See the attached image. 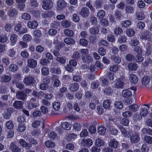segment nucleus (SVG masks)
<instances>
[{
  "label": "nucleus",
  "instance_id": "4",
  "mask_svg": "<svg viewBox=\"0 0 152 152\" xmlns=\"http://www.w3.org/2000/svg\"><path fill=\"white\" fill-rule=\"evenodd\" d=\"M18 38V36L17 34H11L10 37V45L11 46H14L17 42Z\"/></svg>",
  "mask_w": 152,
  "mask_h": 152
},
{
  "label": "nucleus",
  "instance_id": "28",
  "mask_svg": "<svg viewBox=\"0 0 152 152\" xmlns=\"http://www.w3.org/2000/svg\"><path fill=\"white\" fill-rule=\"evenodd\" d=\"M138 66L135 63H131L129 64L128 66L129 69L132 71H135L137 69Z\"/></svg>",
  "mask_w": 152,
  "mask_h": 152
},
{
  "label": "nucleus",
  "instance_id": "5",
  "mask_svg": "<svg viewBox=\"0 0 152 152\" xmlns=\"http://www.w3.org/2000/svg\"><path fill=\"white\" fill-rule=\"evenodd\" d=\"M50 82V80L48 78H45L44 79L43 83L40 85V88L42 90H46L48 87V84Z\"/></svg>",
  "mask_w": 152,
  "mask_h": 152
},
{
  "label": "nucleus",
  "instance_id": "24",
  "mask_svg": "<svg viewBox=\"0 0 152 152\" xmlns=\"http://www.w3.org/2000/svg\"><path fill=\"white\" fill-rule=\"evenodd\" d=\"M125 12L128 14H133L134 12V10L133 7L127 5L125 7Z\"/></svg>",
  "mask_w": 152,
  "mask_h": 152
},
{
  "label": "nucleus",
  "instance_id": "21",
  "mask_svg": "<svg viewBox=\"0 0 152 152\" xmlns=\"http://www.w3.org/2000/svg\"><path fill=\"white\" fill-rule=\"evenodd\" d=\"M126 34L129 37H132L134 36L135 32L134 29L130 28L127 29L126 31Z\"/></svg>",
  "mask_w": 152,
  "mask_h": 152
},
{
  "label": "nucleus",
  "instance_id": "12",
  "mask_svg": "<svg viewBox=\"0 0 152 152\" xmlns=\"http://www.w3.org/2000/svg\"><path fill=\"white\" fill-rule=\"evenodd\" d=\"M129 79L131 83L134 84H136L138 81L137 77L133 74L130 75L129 77Z\"/></svg>",
  "mask_w": 152,
  "mask_h": 152
},
{
  "label": "nucleus",
  "instance_id": "58",
  "mask_svg": "<svg viewBox=\"0 0 152 152\" xmlns=\"http://www.w3.org/2000/svg\"><path fill=\"white\" fill-rule=\"evenodd\" d=\"M64 34L67 36L72 37L73 35V31L69 29H66L64 31Z\"/></svg>",
  "mask_w": 152,
  "mask_h": 152
},
{
  "label": "nucleus",
  "instance_id": "37",
  "mask_svg": "<svg viewBox=\"0 0 152 152\" xmlns=\"http://www.w3.org/2000/svg\"><path fill=\"white\" fill-rule=\"evenodd\" d=\"M114 34L115 35H121L123 32V29L118 27H115L113 31Z\"/></svg>",
  "mask_w": 152,
  "mask_h": 152
},
{
  "label": "nucleus",
  "instance_id": "61",
  "mask_svg": "<svg viewBox=\"0 0 152 152\" xmlns=\"http://www.w3.org/2000/svg\"><path fill=\"white\" fill-rule=\"evenodd\" d=\"M88 41L84 39H80L79 41L80 44L83 46H86L88 44Z\"/></svg>",
  "mask_w": 152,
  "mask_h": 152
},
{
  "label": "nucleus",
  "instance_id": "1",
  "mask_svg": "<svg viewBox=\"0 0 152 152\" xmlns=\"http://www.w3.org/2000/svg\"><path fill=\"white\" fill-rule=\"evenodd\" d=\"M54 44H56V50L53 51V53L54 56H58L59 55L58 51H59L61 48L62 47L64 46L65 44L63 43H60L58 42L57 40H55L53 42Z\"/></svg>",
  "mask_w": 152,
  "mask_h": 152
},
{
  "label": "nucleus",
  "instance_id": "47",
  "mask_svg": "<svg viewBox=\"0 0 152 152\" xmlns=\"http://www.w3.org/2000/svg\"><path fill=\"white\" fill-rule=\"evenodd\" d=\"M104 93L105 94H113L112 89L108 87L105 88L104 90Z\"/></svg>",
  "mask_w": 152,
  "mask_h": 152
},
{
  "label": "nucleus",
  "instance_id": "54",
  "mask_svg": "<svg viewBox=\"0 0 152 152\" xmlns=\"http://www.w3.org/2000/svg\"><path fill=\"white\" fill-rule=\"evenodd\" d=\"M111 59L118 63H119L121 62V58L119 56H113L111 57Z\"/></svg>",
  "mask_w": 152,
  "mask_h": 152
},
{
  "label": "nucleus",
  "instance_id": "63",
  "mask_svg": "<svg viewBox=\"0 0 152 152\" xmlns=\"http://www.w3.org/2000/svg\"><path fill=\"white\" fill-rule=\"evenodd\" d=\"M135 59L137 62H140L143 61L144 60V58L142 56L141 54L138 55L136 56Z\"/></svg>",
  "mask_w": 152,
  "mask_h": 152
},
{
  "label": "nucleus",
  "instance_id": "59",
  "mask_svg": "<svg viewBox=\"0 0 152 152\" xmlns=\"http://www.w3.org/2000/svg\"><path fill=\"white\" fill-rule=\"evenodd\" d=\"M134 51L137 53V55L142 54V49L139 46H137L134 48Z\"/></svg>",
  "mask_w": 152,
  "mask_h": 152
},
{
  "label": "nucleus",
  "instance_id": "40",
  "mask_svg": "<svg viewBox=\"0 0 152 152\" xmlns=\"http://www.w3.org/2000/svg\"><path fill=\"white\" fill-rule=\"evenodd\" d=\"M107 126L110 128L109 131L111 134L114 135L117 134L118 132V131L117 129L112 127L111 126H110L108 123L107 124Z\"/></svg>",
  "mask_w": 152,
  "mask_h": 152
},
{
  "label": "nucleus",
  "instance_id": "57",
  "mask_svg": "<svg viewBox=\"0 0 152 152\" xmlns=\"http://www.w3.org/2000/svg\"><path fill=\"white\" fill-rule=\"evenodd\" d=\"M15 53V51L13 49L9 50L7 52V55L10 57H13L14 56Z\"/></svg>",
  "mask_w": 152,
  "mask_h": 152
},
{
  "label": "nucleus",
  "instance_id": "10",
  "mask_svg": "<svg viewBox=\"0 0 152 152\" xmlns=\"http://www.w3.org/2000/svg\"><path fill=\"white\" fill-rule=\"evenodd\" d=\"M38 23L35 21H30L27 23V26L29 28L34 29L37 28L38 26Z\"/></svg>",
  "mask_w": 152,
  "mask_h": 152
},
{
  "label": "nucleus",
  "instance_id": "26",
  "mask_svg": "<svg viewBox=\"0 0 152 152\" xmlns=\"http://www.w3.org/2000/svg\"><path fill=\"white\" fill-rule=\"evenodd\" d=\"M61 127L64 129L69 130L71 128V125L68 122H64L61 124Z\"/></svg>",
  "mask_w": 152,
  "mask_h": 152
},
{
  "label": "nucleus",
  "instance_id": "55",
  "mask_svg": "<svg viewBox=\"0 0 152 152\" xmlns=\"http://www.w3.org/2000/svg\"><path fill=\"white\" fill-rule=\"evenodd\" d=\"M41 72L42 75H47L49 73L48 69L45 67H44L42 69Z\"/></svg>",
  "mask_w": 152,
  "mask_h": 152
},
{
  "label": "nucleus",
  "instance_id": "52",
  "mask_svg": "<svg viewBox=\"0 0 152 152\" xmlns=\"http://www.w3.org/2000/svg\"><path fill=\"white\" fill-rule=\"evenodd\" d=\"M6 126L8 129H12L14 127V125L12 121H8L6 124Z\"/></svg>",
  "mask_w": 152,
  "mask_h": 152
},
{
  "label": "nucleus",
  "instance_id": "31",
  "mask_svg": "<svg viewBox=\"0 0 152 152\" xmlns=\"http://www.w3.org/2000/svg\"><path fill=\"white\" fill-rule=\"evenodd\" d=\"M127 97L124 96V101L127 104H129L132 103V96H127Z\"/></svg>",
  "mask_w": 152,
  "mask_h": 152
},
{
  "label": "nucleus",
  "instance_id": "45",
  "mask_svg": "<svg viewBox=\"0 0 152 152\" xmlns=\"http://www.w3.org/2000/svg\"><path fill=\"white\" fill-rule=\"evenodd\" d=\"M140 114L144 117L146 116L148 113V110L145 107L140 109Z\"/></svg>",
  "mask_w": 152,
  "mask_h": 152
},
{
  "label": "nucleus",
  "instance_id": "44",
  "mask_svg": "<svg viewBox=\"0 0 152 152\" xmlns=\"http://www.w3.org/2000/svg\"><path fill=\"white\" fill-rule=\"evenodd\" d=\"M105 15V13L104 11L101 10L97 13V17L98 18H103Z\"/></svg>",
  "mask_w": 152,
  "mask_h": 152
},
{
  "label": "nucleus",
  "instance_id": "20",
  "mask_svg": "<svg viewBox=\"0 0 152 152\" xmlns=\"http://www.w3.org/2000/svg\"><path fill=\"white\" fill-rule=\"evenodd\" d=\"M118 145V142L114 139L111 140L108 143V145L109 147L114 148H117Z\"/></svg>",
  "mask_w": 152,
  "mask_h": 152
},
{
  "label": "nucleus",
  "instance_id": "7",
  "mask_svg": "<svg viewBox=\"0 0 152 152\" xmlns=\"http://www.w3.org/2000/svg\"><path fill=\"white\" fill-rule=\"evenodd\" d=\"M93 143L92 140L90 139H83L81 142V144L82 145L87 147L91 146L93 144Z\"/></svg>",
  "mask_w": 152,
  "mask_h": 152
},
{
  "label": "nucleus",
  "instance_id": "60",
  "mask_svg": "<svg viewBox=\"0 0 152 152\" xmlns=\"http://www.w3.org/2000/svg\"><path fill=\"white\" fill-rule=\"evenodd\" d=\"M128 49V47L127 45H121L119 47V49L120 51L121 52H126Z\"/></svg>",
  "mask_w": 152,
  "mask_h": 152
},
{
  "label": "nucleus",
  "instance_id": "14",
  "mask_svg": "<svg viewBox=\"0 0 152 152\" xmlns=\"http://www.w3.org/2000/svg\"><path fill=\"white\" fill-rule=\"evenodd\" d=\"M10 149L13 152H20L21 150L14 143H11L10 145Z\"/></svg>",
  "mask_w": 152,
  "mask_h": 152
},
{
  "label": "nucleus",
  "instance_id": "62",
  "mask_svg": "<svg viewBox=\"0 0 152 152\" xmlns=\"http://www.w3.org/2000/svg\"><path fill=\"white\" fill-rule=\"evenodd\" d=\"M22 18L25 20H29L31 18V16L29 14L24 13L22 15Z\"/></svg>",
  "mask_w": 152,
  "mask_h": 152
},
{
  "label": "nucleus",
  "instance_id": "35",
  "mask_svg": "<svg viewBox=\"0 0 152 152\" xmlns=\"http://www.w3.org/2000/svg\"><path fill=\"white\" fill-rule=\"evenodd\" d=\"M98 132L101 135H104L106 132V128L103 126H99L97 129Z\"/></svg>",
  "mask_w": 152,
  "mask_h": 152
},
{
  "label": "nucleus",
  "instance_id": "9",
  "mask_svg": "<svg viewBox=\"0 0 152 152\" xmlns=\"http://www.w3.org/2000/svg\"><path fill=\"white\" fill-rule=\"evenodd\" d=\"M79 14L83 17H86L89 15V12L88 9L86 7L81 9Z\"/></svg>",
  "mask_w": 152,
  "mask_h": 152
},
{
  "label": "nucleus",
  "instance_id": "29",
  "mask_svg": "<svg viewBox=\"0 0 152 152\" xmlns=\"http://www.w3.org/2000/svg\"><path fill=\"white\" fill-rule=\"evenodd\" d=\"M22 39L24 41L28 42L31 40L32 37L31 35L26 34L23 36Z\"/></svg>",
  "mask_w": 152,
  "mask_h": 152
},
{
  "label": "nucleus",
  "instance_id": "51",
  "mask_svg": "<svg viewBox=\"0 0 152 152\" xmlns=\"http://www.w3.org/2000/svg\"><path fill=\"white\" fill-rule=\"evenodd\" d=\"M26 129V127L24 124H20L18 126V130L20 132H22L24 131Z\"/></svg>",
  "mask_w": 152,
  "mask_h": 152
},
{
  "label": "nucleus",
  "instance_id": "19",
  "mask_svg": "<svg viewBox=\"0 0 152 152\" xmlns=\"http://www.w3.org/2000/svg\"><path fill=\"white\" fill-rule=\"evenodd\" d=\"M79 88V85L77 83H75L71 84L69 89L70 90L74 91L77 90Z\"/></svg>",
  "mask_w": 152,
  "mask_h": 152
},
{
  "label": "nucleus",
  "instance_id": "6",
  "mask_svg": "<svg viewBox=\"0 0 152 152\" xmlns=\"http://www.w3.org/2000/svg\"><path fill=\"white\" fill-rule=\"evenodd\" d=\"M151 79L149 76H143L141 80V82L142 85L147 86L150 82Z\"/></svg>",
  "mask_w": 152,
  "mask_h": 152
},
{
  "label": "nucleus",
  "instance_id": "43",
  "mask_svg": "<svg viewBox=\"0 0 152 152\" xmlns=\"http://www.w3.org/2000/svg\"><path fill=\"white\" fill-rule=\"evenodd\" d=\"M126 38L124 36H119L118 39V42L120 44L125 43L126 42Z\"/></svg>",
  "mask_w": 152,
  "mask_h": 152
},
{
  "label": "nucleus",
  "instance_id": "13",
  "mask_svg": "<svg viewBox=\"0 0 152 152\" xmlns=\"http://www.w3.org/2000/svg\"><path fill=\"white\" fill-rule=\"evenodd\" d=\"M34 81V79L32 77H28L24 78L23 82L25 84L29 85L32 84Z\"/></svg>",
  "mask_w": 152,
  "mask_h": 152
},
{
  "label": "nucleus",
  "instance_id": "15",
  "mask_svg": "<svg viewBox=\"0 0 152 152\" xmlns=\"http://www.w3.org/2000/svg\"><path fill=\"white\" fill-rule=\"evenodd\" d=\"M19 142L23 147L26 148L27 149H29L31 146V144L27 143L24 140L22 139L20 140Z\"/></svg>",
  "mask_w": 152,
  "mask_h": 152
},
{
  "label": "nucleus",
  "instance_id": "17",
  "mask_svg": "<svg viewBox=\"0 0 152 152\" xmlns=\"http://www.w3.org/2000/svg\"><path fill=\"white\" fill-rule=\"evenodd\" d=\"M118 129H120L122 134L125 137H129V136L128 134V132H127L124 128L122 126H118Z\"/></svg>",
  "mask_w": 152,
  "mask_h": 152
},
{
  "label": "nucleus",
  "instance_id": "8",
  "mask_svg": "<svg viewBox=\"0 0 152 152\" xmlns=\"http://www.w3.org/2000/svg\"><path fill=\"white\" fill-rule=\"evenodd\" d=\"M139 136V134L137 133L132 135L130 138L131 142L132 143H136L138 142L140 140Z\"/></svg>",
  "mask_w": 152,
  "mask_h": 152
},
{
  "label": "nucleus",
  "instance_id": "27",
  "mask_svg": "<svg viewBox=\"0 0 152 152\" xmlns=\"http://www.w3.org/2000/svg\"><path fill=\"white\" fill-rule=\"evenodd\" d=\"M33 36L35 38H39L41 37V32L39 30L35 29L34 31Z\"/></svg>",
  "mask_w": 152,
  "mask_h": 152
},
{
  "label": "nucleus",
  "instance_id": "25",
  "mask_svg": "<svg viewBox=\"0 0 152 152\" xmlns=\"http://www.w3.org/2000/svg\"><path fill=\"white\" fill-rule=\"evenodd\" d=\"M149 35L148 34V32H145V33L142 34L140 37V38L142 40V41L148 40V41L150 40V39H149Z\"/></svg>",
  "mask_w": 152,
  "mask_h": 152
},
{
  "label": "nucleus",
  "instance_id": "30",
  "mask_svg": "<svg viewBox=\"0 0 152 152\" xmlns=\"http://www.w3.org/2000/svg\"><path fill=\"white\" fill-rule=\"evenodd\" d=\"M132 24V22L130 20H126L123 21L121 23L122 27H127L130 26Z\"/></svg>",
  "mask_w": 152,
  "mask_h": 152
},
{
  "label": "nucleus",
  "instance_id": "64",
  "mask_svg": "<svg viewBox=\"0 0 152 152\" xmlns=\"http://www.w3.org/2000/svg\"><path fill=\"white\" fill-rule=\"evenodd\" d=\"M3 118L6 119H8L11 116V113L7 110V111L3 114Z\"/></svg>",
  "mask_w": 152,
  "mask_h": 152
},
{
  "label": "nucleus",
  "instance_id": "41",
  "mask_svg": "<svg viewBox=\"0 0 152 152\" xmlns=\"http://www.w3.org/2000/svg\"><path fill=\"white\" fill-rule=\"evenodd\" d=\"M11 79V77L10 76L8 75H5L1 78L0 81L1 82H7L9 81Z\"/></svg>",
  "mask_w": 152,
  "mask_h": 152
},
{
  "label": "nucleus",
  "instance_id": "18",
  "mask_svg": "<svg viewBox=\"0 0 152 152\" xmlns=\"http://www.w3.org/2000/svg\"><path fill=\"white\" fill-rule=\"evenodd\" d=\"M80 52L82 54V58L83 61L85 62L86 61V60L84 56H86L88 53V50L87 49H83L80 50Z\"/></svg>",
  "mask_w": 152,
  "mask_h": 152
},
{
  "label": "nucleus",
  "instance_id": "48",
  "mask_svg": "<svg viewBox=\"0 0 152 152\" xmlns=\"http://www.w3.org/2000/svg\"><path fill=\"white\" fill-rule=\"evenodd\" d=\"M45 145L48 148H53L55 146L54 142L50 141H47L45 142Z\"/></svg>",
  "mask_w": 152,
  "mask_h": 152
},
{
  "label": "nucleus",
  "instance_id": "32",
  "mask_svg": "<svg viewBox=\"0 0 152 152\" xmlns=\"http://www.w3.org/2000/svg\"><path fill=\"white\" fill-rule=\"evenodd\" d=\"M136 16L137 19L139 20H142L145 18V15L144 14L141 12H136Z\"/></svg>",
  "mask_w": 152,
  "mask_h": 152
},
{
  "label": "nucleus",
  "instance_id": "36",
  "mask_svg": "<svg viewBox=\"0 0 152 152\" xmlns=\"http://www.w3.org/2000/svg\"><path fill=\"white\" fill-rule=\"evenodd\" d=\"M52 105L53 108L55 110L58 111L60 110V102H55L53 103Z\"/></svg>",
  "mask_w": 152,
  "mask_h": 152
},
{
  "label": "nucleus",
  "instance_id": "23",
  "mask_svg": "<svg viewBox=\"0 0 152 152\" xmlns=\"http://www.w3.org/2000/svg\"><path fill=\"white\" fill-rule=\"evenodd\" d=\"M139 106L136 104H133L129 106V109L131 111L136 112L137 111Z\"/></svg>",
  "mask_w": 152,
  "mask_h": 152
},
{
  "label": "nucleus",
  "instance_id": "46",
  "mask_svg": "<svg viewBox=\"0 0 152 152\" xmlns=\"http://www.w3.org/2000/svg\"><path fill=\"white\" fill-rule=\"evenodd\" d=\"M124 83L121 80L118 81L115 84L114 86L117 88H121L124 85Z\"/></svg>",
  "mask_w": 152,
  "mask_h": 152
},
{
  "label": "nucleus",
  "instance_id": "16",
  "mask_svg": "<svg viewBox=\"0 0 152 152\" xmlns=\"http://www.w3.org/2000/svg\"><path fill=\"white\" fill-rule=\"evenodd\" d=\"M23 102L21 101H15L13 104L14 107L17 109H22Z\"/></svg>",
  "mask_w": 152,
  "mask_h": 152
},
{
  "label": "nucleus",
  "instance_id": "42",
  "mask_svg": "<svg viewBox=\"0 0 152 152\" xmlns=\"http://www.w3.org/2000/svg\"><path fill=\"white\" fill-rule=\"evenodd\" d=\"M120 65L118 64L112 65L110 66V70L113 72H115L120 67Z\"/></svg>",
  "mask_w": 152,
  "mask_h": 152
},
{
  "label": "nucleus",
  "instance_id": "3",
  "mask_svg": "<svg viewBox=\"0 0 152 152\" xmlns=\"http://www.w3.org/2000/svg\"><path fill=\"white\" fill-rule=\"evenodd\" d=\"M122 95H131L133 94H137L136 88V87H133L131 88V90H124L122 92Z\"/></svg>",
  "mask_w": 152,
  "mask_h": 152
},
{
  "label": "nucleus",
  "instance_id": "53",
  "mask_svg": "<svg viewBox=\"0 0 152 152\" xmlns=\"http://www.w3.org/2000/svg\"><path fill=\"white\" fill-rule=\"evenodd\" d=\"M144 140L146 142L149 144H152V137L148 135H146L144 137Z\"/></svg>",
  "mask_w": 152,
  "mask_h": 152
},
{
  "label": "nucleus",
  "instance_id": "11",
  "mask_svg": "<svg viewBox=\"0 0 152 152\" xmlns=\"http://www.w3.org/2000/svg\"><path fill=\"white\" fill-rule=\"evenodd\" d=\"M28 66L31 68H34L37 65V61L33 59H29L27 61Z\"/></svg>",
  "mask_w": 152,
  "mask_h": 152
},
{
  "label": "nucleus",
  "instance_id": "2",
  "mask_svg": "<svg viewBox=\"0 0 152 152\" xmlns=\"http://www.w3.org/2000/svg\"><path fill=\"white\" fill-rule=\"evenodd\" d=\"M67 5V3L64 0H58L56 2V9L57 10L61 11L65 8Z\"/></svg>",
  "mask_w": 152,
  "mask_h": 152
},
{
  "label": "nucleus",
  "instance_id": "34",
  "mask_svg": "<svg viewBox=\"0 0 152 152\" xmlns=\"http://www.w3.org/2000/svg\"><path fill=\"white\" fill-rule=\"evenodd\" d=\"M64 42L68 45L70 44H74L75 43V40L72 38H66L64 40Z\"/></svg>",
  "mask_w": 152,
  "mask_h": 152
},
{
  "label": "nucleus",
  "instance_id": "50",
  "mask_svg": "<svg viewBox=\"0 0 152 152\" xmlns=\"http://www.w3.org/2000/svg\"><path fill=\"white\" fill-rule=\"evenodd\" d=\"M8 37L7 35L3 34L0 36V42L4 43L7 41Z\"/></svg>",
  "mask_w": 152,
  "mask_h": 152
},
{
  "label": "nucleus",
  "instance_id": "33",
  "mask_svg": "<svg viewBox=\"0 0 152 152\" xmlns=\"http://www.w3.org/2000/svg\"><path fill=\"white\" fill-rule=\"evenodd\" d=\"M95 143L96 146L98 147L103 146L104 145V141L99 138L96 140Z\"/></svg>",
  "mask_w": 152,
  "mask_h": 152
},
{
  "label": "nucleus",
  "instance_id": "39",
  "mask_svg": "<svg viewBox=\"0 0 152 152\" xmlns=\"http://www.w3.org/2000/svg\"><path fill=\"white\" fill-rule=\"evenodd\" d=\"M111 103L110 100H105L103 103V107L106 109H109L110 107Z\"/></svg>",
  "mask_w": 152,
  "mask_h": 152
},
{
  "label": "nucleus",
  "instance_id": "38",
  "mask_svg": "<svg viewBox=\"0 0 152 152\" xmlns=\"http://www.w3.org/2000/svg\"><path fill=\"white\" fill-rule=\"evenodd\" d=\"M8 15L10 17H15L17 14V12L14 9H10L8 12Z\"/></svg>",
  "mask_w": 152,
  "mask_h": 152
},
{
  "label": "nucleus",
  "instance_id": "56",
  "mask_svg": "<svg viewBox=\"0 0 152 152\" xmlns=\"http://www.w3.org/2000/svg\"><path fill=\"white\" fill-rule=\"evenodd\" d=\"M115 106L117 109H121L123 107V104L120 102H116L115 104Z\"/></svg>",
  "mask_w": 152,
  "mask_h": 152
},
{
  "label": "nucleus",
  "instance_id": "49",
  "mask_svg": "<svg viewBox=\"0 0 152 152\" xmlns=\"http://www.w3.org/2000/svg\"><path fill=\"white\" fill-rule=\"evenodd\" d=\"M9 69L11 71L14 72L17 70L18 67L15 64H12L9 66Z\"/></svg>",
  "mask_w": 152,
  "mask_h": 152
},
{
  "label": "nucleus",
  "instance_id": "22",
  "mask_svg": "<svg viewBox=\"0 0 152 152\" xmlns=\"http://www.w3.org/2000/svg\"><path fill=\"white\" fill-rule=\"evenodd\" d=\"M99 29L98 28L96 27H93L89 29V32L92 35H95L98 33Z\"/></svg>",
  "mask_w": 152,
  "mask_h": 152
}]
</instances>
